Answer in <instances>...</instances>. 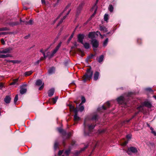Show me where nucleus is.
<instances>
[{"mask_svg":"<svg viewBox=\"0 0 156 156\" xmlns=\"http://www.w3.org/2000/svg\"><path fill=\"white\" fill-rule=\"evenodd\" d=\"M72 133V132H69L68 133H66L64 135H66L67 137V138H69L71 136Z\"/></svg>","mask_w":156,"mask_h":156,"instance_id":"nucleus-40","label":"nucleus"},{"mask_svg":"<svg viewBox=\"0 0 156 156\" xmlns=\"http://www.w3.org/2000/svg\"><path fill=\"white\" fill-rule=\"evenodd\" d=\"M61 42H60L58 44V45L52 51V54H51V56H50V58H51L52 57H53L54 56V55L57 52V51H58L59 48L61 46Z\"/></svg>","mask_w":156,"mask_h":156,"instance_id":"nucleus-7","label":"nucleus"},{"mask_svg":"<svg viewBox=\"0 0 156 156\" xmlns=\"http://www.w3.org/2000/svg\"><path fill=\"white\" fill-rule=\"evenodd\" d=\"M58 143L57 142H55L54 145V148L55 150L58 147Z\"/></svg>","mask_w":156,"mask_h":156,"instance_id":"nucleus-42","label":"nucleus"},{"mask_svg":"<svg viewBox=\"0 0 156 156\" xmlns=\"http://www.w3.org/2000/svg\"><path fill=\"white\" fill-rule=\"evenodd\" d=\"M74 33H73L71 35L70 37L69 38L67 42L68 43H69L70 42V41L72 39V38L74 36Z\"/></svg>","mask_w":156,"mask_h":156,"instance_id":"nucleus-39","label":"nucleus"},{"mask_svg":"<svg viewBox=\"0 0 156 156\" xmlns=\"http://www.w3.org/2000/svg\"><path fill=\"white\" fill-rule=\"evenodd\" d=\"M33 72L32 71L26 72L24 73V75L25 76H29Z\"/></svg>","mask_w":156,"mask_h":156,"instance_id":"nucleus-28","label":"nucleus"},{"mask_svg":"<svg viewBox=\"0 0 156 156\" xmlns=\"http://www.w3.org/2000/svg\"><path fill=\"white\" fill-rule=\"evenodd\" d=\"M9 34L8 32H0V35H6L7 34Z\"/></svg>","mask_w":156,"mask_h":156,"instance_id":"nucleus-52","label":"nucleus"},{"mask_svg":"<svg viewBox=\"0 0 156 156\" xmlns=\"http://www.w3.org/2000/svg\"><path fill=\"white\" fill-rule=\"evenodd\" d=\"M63 12L62 13H61L59 15V16L55 20H54V22H53V24L55 23L56 22V21H57V20L58 19H59L60 16L62 15V13H63Z\"/></svg>","mask_w":156,"mask_h":156,"instance_id":"nucleus-48","label":"nucleus"},{"mask_svg":"<svg viewBox=\"0 0 156 156\" xmlns=\"http://www.w3.org/2000/svg\"><path fill=\"white\" fill-rule=\"evenodd\" d=\"M11 100V98L9 96H6L4 99V101L7 104L10 102Z\"/></svg>","mask_w":156,"mask_h":156,"instance_id":"nucleus-18","label":"nucleus"},{"mask_svg":"<svg viewBox=\"0 0 156 156\" xmlns=\"http://www.w3.org/2000/svg\"><path fill=\"white\" fill-rule=\"evenodd\" d=\"M145 90H146L149 91L150 92H153V90L151 88H146Z\"/></svg>","mask_w":156,"mask_h":156,"instance_id":"nucleus-46","label":"nucleus"},{"mask_svg":"<svg viewBox=\"0 0 156 156\" xmlns=\"http://www.w3.org/2000/svg\"><path fill=\"white\" fill-rule=\"evenodd\" d=\"M39 62H40V60H38L35 62L34 64L35 65H37V64H38L39 63Z\"/></svg>","mask_w":156,"mask_h":156,"instance_id":"nucleus-62","label":"nucleus"},{"mask_svg":"<svg viewBox=\"0 0 156 156\" xmlns=\"http://www.w3.org/2000/svg\"><path fill=\"white\" fill-rule=\"evenodd\" d=\"M128 143V141H126L122 144V145L123 146H125Z\"/></svg>","mask_w":156,"mask_h":156,"instance_id":"nucleus-56","label":"nucleus"},{"mask_svg":"<svg viewBox=\"0 0 156 156\" xmlns=\"http://www.w3.org/2000/svg\"><path fill=\"white\" fill-rule=\"evenodd\" d=\"M58 98V97L56 96V97H55V98H53L51 99L52 101L53 102V103L54 104L56 103Z\"/></svg>","mask_w":156,"mask_h":156,"instance_id":"nucleus-29","label":"nucleus"},{"mask_svg":"<svg viewBox=\"0 0 156 156\" xmlns=\"http://www.w3.org/2000/svg\"><path fill=\"white\" fill-rule=\"evenodd\" d=\"M9 30V28L6 27L0 28V31L8 30Z\"/></svg>","mask_w":156,"mask_h":156,"instance_id":"nucleus-37","label":"nucleus"},{"mask_svg":"<svg viewBox=\"0 0 156 156\" xmlns=\"http://www.w3.org/2000/svg\"><path fill=\"white\" fill-rule=\"evenodd\" d=\"M84 109V107L83 106H80L79 108V110L80 112H82Z\"/></svg>","mask_w":156,"mask_h":156,"instance_id":"nucleus-45","label":"nucleus"},{"mask_svg":"<svg viewBox=\"0 0 156 156\" xmlns=\"http://www.w3.org/2000/svg\"><path fill=\"white\" fill-rule=\"evenodd\" d=\"M55 92V89L52 88L50 89L48 92V96L49 97H51L54 94Z\"/></svg>","mask_w":156,"mask_h":156,"instance_id":"nucleus-13","label":"nucleus"},{"mask_svg":"<svg viewBox=\"0 0 156 156\" xmlns=\"http://www.w3.org/2000/svg\"><path fill=\"white\" fill-rule=\"evenodd\" d=\"M43 83L42 81L40 80H37L36 82V85L37 86H40Z\"/></svg>","mask_w":156,"mask_h":156,"instance_id":"nucleus-26","label":"nucleus"},{"mask_svg":"<svg viewBox=\"0 0 156 156\" xmlns=\"http://www.w3.org/2000/svg\"><path fill=\"white\" fill-rule=\"evenodd\" d=\"M151 133H153L154 136H156V132L154 130L151 131Z\"/></svg>","mask_w":156,"mask_h":156,"instance_id":"nucleus-63","label":"nucleus"},{"mask_svg":"<svg viewBox=\"0 0 156 156\" xmlns=\"http://www.w3.org/2000/svg\"><path fill=\"white\" fill-rule=\"evenodd\" d=\"M126 138L128 139H130L131 137V134H128L126 135Z\"/></svg>","mask_w":156,"mask_h":156,"instance_id":"nucleus-54","label":"nucleus"},{"mask_svg":"<svg viewBox=\"0 0 156 156\" xmlns=\"http://www.w3.org/2000/svg\"><path fill=\"white\" fill-rule=\"evenodd\" d=\"M95 33L94 32H91L89 33L88 34V37L92 39H94L95 37Z\"/></svg>","mask_w":156,"mask_h":156,"instance_id":"nucleus-14","label":"nucleus"},{"mask_svg":"<svg viewBox=\"0 0 156 156\" xmlns=\"http://www.w3.org/2000/svg\"><path fill=\"white\" fill-rule=\"evenodd\" d=\"M138 112H136L135 114L134 115H133L132 117L129 119L126 120V121H125L124 122H129L132 119H133L138 113Z\"/></svg>","mask_w":156,"mask_h":156,"instance_id":"nucleus-34","label":"nucleus"},{"mask_svg":"<svg viewBox=\"0 0 156 156\" xmlns=\"http://www.w3.org/2000/svg\"><path fill=\"white\" fill-rule=\"evenodd\" d=\"M126 99L125 96H122L118 97L117 99V100L118 103L119 104H127V101L126 100Z\"/></svg>","mask_w":156,"mask_h":156,"instance_id":"nucleus-4","label":"nucleus"},{"mask_svg":"<svg viewBox=\"0 0 156 156\" xmlns=\"http://www.w3.org/2000/svg\"><path fill=\"white\" fill-rule=\"evenodd\" d=\"M97 7H94L93 9L92 8L91 9V10H92V11L93 9H95V10H94V14H95L96 13V12L97 10Z\"/></svg>","mask_w":156,"mask_h":156,"instance_id":"nucleus-50","label":"nucleus"},{"mask_svg":"<svg viewBox=\"0 0 156 156\" xmlns=\"http://www.w3.org/2000/svg\"><path fill=\"white\" fill-rule=\"evenodd\" d=\"M55 68L52 67L49 68L48 70V73L49 74L51 75L55 73Z\"/></svg>","mask_w":156,"mask_h":156,"instance_id":"nucleus-15","label":"nucleus"},{"mask_svg":"<svg viewBox=\"0 0 156 156\" xmlns=\"http://www.w3.org/2000/svg\"><path fill=\"white\" fill-rule=\"evenodd\" d=\"M74 119L75 122L78 121L80 119V118L77 116V113L76 112L75 113L74 115Z\"/></svg>","mask_w":156,"mask_h":156,"instance_id":"nucleus-22","label":"nucleus"},{"mask_svg":"<svg viewBox=\"0 0 156 156\" xmlns=\"http://www.w3.org/2000/svg\"><path fill=\"white\" fill-rule=\"evenodd\" d=\"M84 135L85 136H90L92 135V130L95 126L94 124H87L86 120L84 123Z\"/></svg>","mask_w":156,"mask_h":156,"instance_id":"nucleus-1","label":"nucleus"},{"mask_svg":"<svg viewBox=\"0 0 156 156\" xmlns=\"http://www.w3.org/2000/svg\"><path fill=\"white\" fill-rule=\"evenodd\" d=\"M71 10V9H68V10L67 12V13H66V15L63 17L62 19H61V20H60V21L57 25L58 27L63 22V20L65 19V18H66L67 15L69 14Z\"/></svg>","mask_w":156,"mask_h":156,"instance_id":"nucleus-10","label":"nucleus"},{"mask_svg":"<svg viewBox=\"0 0 156 156\" xmlns=\"http://www.w3.org/2000/svg\"><path fill=\"white\" fill-rule=\"evenodd\" d=\"M44 87V83H43V84L39 88V90H41Z\"/></svg>","mask_w":156,"mask_h":156,"instance_id":"nucleus-53","label":"nucleus"},{"mask_svg":"<svg viewBox=\"0 0 156 156\" xmlns=\"http://www.w3.org/2000/svg\"><path fill=\"white\" fill-rule=\"evenodd\" d=\"M70 152V150L69 149L66 150L65 152V153L67 155H68L69 154Z\"/></svg>","mask_w":156,"mask_h":156,"instance_id":"nucleus-41","label":"nucleus"},{"mask_svg":"<svg viewBox=\"0 0 156 156\" xmlns=\"http://www.w3.org/2000/svg\"><path fill=\"white\" fill-rule=\"evenodd\" d=\"M19 23L18 22H10L9 23V24L11 26H16L18 25Z\"/></svg>","mask_w":156,"mask_h":156,"instance_id":"nucleus-25","label":"nucleus"},{"mask_svg":"<svg viewBox=\"0 0 156 156\" xmlns=\"http://www.w3.org/2000/svg\"><path fill=\"white\" fill-rule=\"evenodd\" d=\"M84 4V2H82L79 5L78 7L77 11H76V15H78L80 12L81 10L82 7Z\"/></svg>","mask_w":156,"mask_h":156,"instance_id":"nucleus-9","label":"nucleus"},{"mask_svg":"<svg viewBox=\"0 0 156 156\" xmlns=\"http://www.w3.org/2000/svg\"><path fill=\"white\" fill-rule=\"evenodd\" d=\"M82 44L83 45L84 48L86 49H88L90 48V44L86 42L84 43H83V44Z\"/></svg>","mask_w":156,"mask_h":156,"instance_id":"nucleus-21","label":"nucleus"},{"mask_svg":"<svg viewBox=\"0 0 156 156\" xmlns=\"http://www.w3.org/2000/svg\"><path fill=\"white\" fill-rule=\"evenodd\" d=\"M5 55H0V58H5Z\"/></svg>","mask_w":156,"mask_h":156,"instance_id":"nucleus-57","label":"nucleus"},{"mask_svg":"<svg viewBox=\"0 0 156 156\" xmlns=\"http://www.w3.org/2000/svg\"><path fill=\"white\" fill-rule=\"evenodd\" d=\"M144 107H146L148 108H151L152 107V105L150 101H145L142 103L140 105L137 107V109L139 112H142L144 110Z\"/></svg>","mask_w":156,"mask_h":156,"instance_id":"nucleus-2","label":"nucleus"},{"mask_svg":"<svg viewBox=\"0 0 156 156\" xmlns=\"http://www.w3.org/2000/svg\"><path fill=\"white\" fill-rule=\"evenodd\" d=\"M91 42L92 45L93 50L95 51L96 50V48H98L99 45V42L96 39L91 40Z\"/></svg>","mask_w":156,"mask_h":156,"instance_id":"nucleus-5","label":"nucleus"},{"mask_svg":"<svg viewBox=\"0 0 156 156\" xmlns=\"http://www.w3.org/2000/svg\"><path fill=\"white\" fill-rule=\"evenodd\" d=\"M75 143V141L74 140H73L71 143V145L72 146H73L74 145Z\"/></svg>","mask_w":156,"mask_h":156,"instance_id":"nucleus-59","label":"nucleus"},{"mask_svg":"<svg viewBox=\"0 0 156 156\" xmlns=\"http://www.w3.org/2000/svg\"><path fill=\"white\" fill-rule=\"evenodd\" d=\"M93 75V71L90 68L87 70L86 73L84 75L83 81L85 82L87 80H90L91 78Z\"/></svg>","mask_w":156,"mask_h":156,"instance_id":"nucleus-3","label":"nucleus"},{"mask_svg":"<svg viewBox=\"0 0 156 156\" xmlns=\"http://www.w3.org/2000/svg\"><path fill=\"white\" fill-rule=\"evenodd\" d=\"M26 85H23V86H22L20 88V93L22 94H23L24 93H26L27 91V89L24 87H26Z\"/></svg>","mask_w":156,"mask_h":156,"instance_id":"nucleus-11","label":"nucleus"},{"mask_svg":"<svg viewBox=\"0 0 156 156\" xmlns=\"http://www.w3.org/2000/svg\"><path fill=\"white\" fill-rule=\"evenodd\" d=\"M19 80L18 78L16 79L13 80L12 82L10 83V85H13L16 84H18L17 82Z\"/></svg>","mask_w":156,"mask_h":156,"instance_id":"nucleus-23","label":"nucleus"},{"mask_svg":"<svg viewBox=\"0 0 156 156\" xmlns=\"http://www.w3.org/2000/svg\"><path fill=\"white\" fill-rule=\"evenodd\" d=\"M41 1L42 4H45V0H41Z\"/></svg>","mask_w":156,"mask_h":156,"instance_id":"nucleus-64","label":"nucleus"},{"mask_svg":"<svg viewBox=\"0 0 156 156\" xmlns=\"http://www.w3.org/2000/svg\"><path fill=\"white\" fill-rule=\"evenodd\" d=\"M58 131L61 133H62L63 135H64L66 133V132L62 129L58 128L57 129Z\"/></svg>","mask_w":156,"mask_h":156,"instance_id":"nucleus-27","label":"nucleus"},{"mask_svg":"<svg viewBox=\"0 0 156 156\" xmlns=\"http://www.w3.org/2000/svg\"><path fill=\"white\" fill-rule=\"evenodd\" d=\"M63 151H59L58 153V155H61L63 153Z\"/></svg>","mask_w":156,"mask_h":156,"instance_id":"nucleus-58","label":"nucleus"},{"mask_svg":"<svg viewBox=\"0 0 156 156\" xmlns=\"http://www.w3.org/2000/svg\"><path fill=\"white\" fill-rule=\"evenodd\" d=\"M69 106L70 109V110H74V107L72 105H69Z\"/></svg>","mask_w":156,"mask_h":156,"instance_id":"nucleus-47","label":"nucleus"},{"mask_svg":"<svg viewBox=\"0 0 156 156\" xmlns=\"http://www.w3.org/2000/svg\"><path fill=\"white\" fill-rule=\"evenodd\" d=\"M84 35L83 34H80L78 35V41L81 44H83V40L84 38Z\"/></svg>","mask_w":156,"mask_h":156,"instance_id":"nucleus-8","label":"nucleus"},{"mask_svg":"<svg viewBox=\"0 0 156 156\" xmlns=\"http://www.w3.org/2000/svg\"><path fill=\"white\" fill-rule=\"evenodd\" d=\"M104 20L105 21H107L108 19V15L107 14H105L104 16Z\"/></svg>","mask_w":156,"mask_h":156,"instance_id":"nucleus-38","label":"nucleus"},{"mask_svg":"<svg viewBox=\"0 0 156 156\" xmlns=\"http://www.w3.org/2000/svg\"><path fill=\"white\" fill-rule=\"evenodd\" d=\"M113 7L112 5H109L108 9L110 12H112L113 11Z\"/></svg>","mask_w":156,"mask_h":156,"instance_id":"nucleus-33","label":"nucleus"},{"mask_svg":"<svg viewBox=\"0 0 156 156\" xmlns=\"http://www.w3.org/2000/svg\"><path fill=\"white\" fill-rule=\"evenodd\" d=\"M81 100L82 101L80 104V105H81V104H83V103H85L86 101V99L85 98L83 97L82 96L81 97Z\"/></svg>","mask_w":156,"mask_h":156,"instance_id":"nucleus-36","label":"nucleus"},{"mask_svg":"<svg viewBox=\"0 0 156 156\" xmlns=\"http://www.w3.org/2000/svg\"><path fill=\"white\" fill-rule=\"evenodd\" d=\"M7 62H12L13 63L16 64V63H20L21 62V60H8Z\"/></svg>","mask_w":156,"mask_h":156,"instance_id":"nucleus-20","label":"nucleus"},{"mask_svg":"<svg viewBox=\"0 0 156 156\" xmlns=\"http://www.w3.org/2000/svg\"><path fill=\"white\" fill-rule=\"evenodd\" d=\"M1 42L2 44H5V42L3 38H2L1 40Z\"/></svg>","mask_w":156,"mask_h":156,"instance_id":"nucleus-55","label":"nucleus"},{"mask_svg":"<svg viewBox=\"0 0 156 156\" xmlns=\"http://www.w3.org/2000/svg\"><path fill=\"white\" fill-rule=\"evenodd\" d=\"M98 0H96V3H95V4L92 7V8L93 9L94 7H97V4L98 3Z\"/></svg>","mask_w":156,"mask_h":156,"instance_id":"nucleus-51","label":"nucleus"},{"mask_svg":"<svg viewBox=\"0 0 156 156\" xmlns=\"http://www.w3.org/2000/svg\"><path fill=\"white\" fill-rule=\"evenodd\" d=\"M3 87V85L2 83H0V89H2Z\"/></svg>","mask_w":156,"mask_h":156,"instance_id":"nucleus-61","label":"nucleus"},{"mask_svg":"<svg viewBox=\"0 0 156 156\" xmlns=\"http://www.w3.org/2000/svg\"><path fill=\"white\" fill-rule=\"evenodd\" d=\"M104 58V56L103 55H101L100 56L98 60V62L100 63L102 62Z\"/></svg>","mask_w":156,"mask_h":156,"instance_id":"nucleus-30","label":"nucleus"},{"mask_svg":"<svg viewBox=\"0 0 156 156\" xmlns=\"http://www.w3.org/2000/svg\"><path fill=\"white\" fill-rule=\"evenodd\" d=\"M12 50V48H10L3 49H2L3 53L5 54V53H10L11 51Z\"/></svg>","mask_w":156,"mask_h":156,"instance_id":"nucleus-17","label":"nucleus"},{"mask_svg":"<svg viewBox=\"0 0 156 156\" xmlns=\"http://www.w3.org/2000/svg\"><path fill=\"white\" fill-rule=\"evenodd\" d=\"M108 42V38H107L105 41H104L103 43V45L104 46H105L107 44V43Z\"/></svg>","mask_w":156,"mask_h":156,"instance_id":"nucleus-35","label":"nucleus"},{"mask_svg":"<svg viewBox=\"0 0 156 156\" xmlns=\"http://www.w3.org/2000/svg\"><path fill=\"white\" fill-rule=\"evenodd\" d=\"M33 20L32 19H30L28 21H27L25 22V24L26 25H31L33 24Z\"/></svg>","mask_w":156,"mask_h":156,"instance_id":"nucleus-31","label":"nucleus"},{"mask_svg":"<svg viewBox=\"0 0 156 156\" xmlns=\"http://www.w3.org/2000/svg\"><path fill=\"white\" fill-rule=\"evenodd\" d=\"M98 116L97 114H94L93 115L92 119L93 120H96L98 119Z\"/></svg>","mask_w":156,"mask_h":156,"instance_id":"nucleus-32","label":"nucleus"},{"mask_svg":"<svg viewBox=\"0 0 156 156\" xmlns=\"http://www.w3.org/2000/svg\"><path fill=\"white\" fill-rule=\"evenodd\" d=\"M100 30L101 31H103L104 32H106L107 31V29L105 27L101 26L100 27Z\"/></svg>","mask_w":156,"mask_h":156,"instance_id":"nucleus-24","label":"nucleus"},{"mask_svg":"<svg viewBox=\"0 0 156 156\" xmlns=\"http://www.w3.org/2000/svg\"><path fill=\"white\" fill-rule=\"evenodd\" d=\"M110 106V104L109 101L106 102L104 105H103L101 108L104 110H106L107 108H109Z\"/></svg>","mask_w":156,"mask_h":156,"instance_id":"nucleus-12","label":"nucleus"},{"mask_svg":"<svg viewBox=\"0 0 156 156\" xmlns=\"http://www.w3.org/2000/svg\"><path fill=\"white\" fill-rule=\"evenodd\" d=\"M71 5V3H69L68 4V5L66 6V7L65 8V9L63 12H65V11H66L68 9H69V7Z\"/></svg>","mask_w":156,"mask_h":156,"instance_id":"nucleus-43","label":"nucleus"},{"mask_svg":"<svg viewBox=\"0 0 156 156\" xmlns=\"http://www.w3.org/2000/svg\"><path fill=\"white\" fill-rule=\"evenodd\" d=\"M100 76V73L99 72L96 71L94 74V80H97Z\"/></svg>","mask_w":156,"mask_h":156,"instance_id":"nucleus-16","label":"nucleus"},{"mask_svg":"<svg viewBox=\"0 0 156 156\" xmlns=\"http://www.w3.org/2000/svg\"><path fill=\"white\" fill-rule=\"evenodd\" d=\"M95 55H94L93 54H91L90 55L88 56L87 57L88 59H89L95 56Z\"/></svg>","mask_w":156,"mask_h":156,"instance_id":"nucleus-49","label":"nucleus"},{"mask_svg":"<svg viewBox=\"0 0 156 156\" xmlns=\"http://www.w3.org/2000/svg\"><path fill=\"white\" fill-rule=\"evenodd\" d=\"M130 151H131L133 153H136L137 152V151L136 148L133 147H131L128 148L127 150L126 151V152L129 154H130Z\"/></svg>","mask_w":156,"mask_h":156,"instance_id":"nucleus-6","label":"nucleus"},{"mask_svg":"<svg viewBox=\"0 0 156 156\" xmlns=\"http://www.w3.org/2000/svg\"><path fill=\"white\" fill-rule=\"evenodd\" d=\"M40 51L44 55V57H41L40 58L41 60H44V59H45L48 56V54L46 55H45V52L43 51V50L42 49H41Z\"/></svg>","mask_w":156,"mask_h":156,"instance_id":"nucleus-19","label":"nucleus"},{"mask_svg":"<svg viewBox=\"0 0 156 156\" xmlns=\"http://www.w3.org/2000/svg\"><path fill=\"white\" fill-rule=\"evenodd\" d=\"M18 95L16 94L15 96L14 99V102L15 103H16L18 100Z\"/></svg>","mask_w":156,"mask_h":156,"instance_id":"nucleus-44","label":"nucleus"},{"mask_svg":"<svg viewBox=\"0 0 156 156\" xmlns=\"http://www.w3.org/2000/svg\"><path fill=\"white\" fill-rule=\"evenodd\" d=\"M12 57V56L11 55H10V54H7L6 55H5V57L6 58V57Z\"/></svg>","mask_w":156,"mask_h":156,"instance_id":"nucleus-60","label":"nucleus"}]
</instances>
